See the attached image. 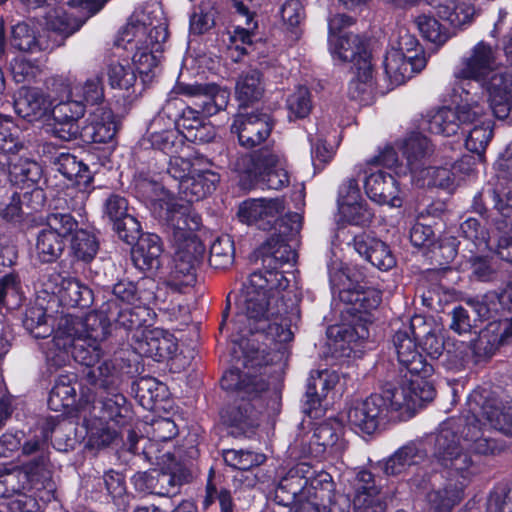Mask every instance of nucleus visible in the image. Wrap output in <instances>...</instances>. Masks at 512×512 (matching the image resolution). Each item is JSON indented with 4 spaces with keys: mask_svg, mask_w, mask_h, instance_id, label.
<instances>
[{
    "mask_svg": "<svg viewBox=\"0 0 512 512\" xmlns=\"http://www.w3.org/2000/svg\"><path fill=\"white\" fill-rule=\"evenodd\" d=\"M365 190L369 198L379 204L401 207L402 199L396 179L382 170L371 173L365 180Z\"/></svg>",
    "mask_w": 512,
    "mask_h": 512,
    "instance_id": "obj_29",
    "label": "nucleus"
},
{
    "mask_svg": "<svg viewBox=\"0 0 512 512\" xmlns=\"http://www.w3.org/2000/svg\"><path fill=\"white\" fill-rule=\"evenodd\" d=\"M85 378L89 384L103 388L105 391L113 390L117 383L115 366L109 360L101 362L97 367L87 369Z\"/></svg>",
    "mask_w": 512,
    "mask_h": 512,
    "instance_id": "obj_59",
    "label": "nucleus"
},
{
    "mask_svg": "<svg viewBox=\"0 0 512 512\" xmlns=\"http://www.w3.org/2000/svg\"><path fill=\"white\" fill-rule=\"evenodd\" d=\"M16 113L28 121H36L45 117L50 111L48 98L38 89H21L14 100Z\"/></svg>",
    "mask_w": 512,
    "mask_h": 512,
    "instance_id": "obj_32",
    "label": "nucleus"
},
{
    "mask_svg": "<svg viewBox=\"0 0 512 512\" xmlns=\"http://www.w3.org/2000/svg\"><path fill=\"white\" fill-rule=\"evenodd\" d=\"M426 451L415 442H410L399 448L383 464V471L388 476L403 473L408 467L417 465L426 458Z\"/></svg>",
    "mask_w": 512,
    "mask_h": 512,
    "instance_id": "obj_37",
    "label": "nucleus"
},
{
    "mask_svg": "<svg viewBox=\"0 0 512 512\" xmlns=\"http://www.w3.org/2000/svg\"><path fill=\"white\" fill-rule=\"evenodd\" d=\"M175 126L184 131V136L195 143L211 142L216 135L214 126L198 109L187 106L181 109Z\"/></svg>",
    "mask_w": 512,
    "mask_h": 512,
    "instance_id": "obj_27",
    "label": "nucleus"
},
{
    "mask_svg": "<svg viewBox=\"0 0 512 512\" xmlns=\"http://www.w3.org/2000/svg\"><path fill=\"white\" fill-rule=\"evenodd\" d=\"M11 45L23 52H35L40 50L36 31L26 22L17 23L12 27Z\"/></svg>",
    "mask_w": 512,
    "mask_h": 512,
    "instance_id": "obj_62",
    "label": "nucleus"
},
{
    "mask_svg": "<svg viewBox=\"0 0 512 512\" xmlns=\"http://www.w3.org/2000/svg\"><path fill=\"white\" fill-rule=\"evenodd\" d=\"M15 155H11V164L6 172L14 185L30 188L36 185L42 178V167L35 161L29 159H18L13 162Z\"/></svg>",
    "mask_w": 512,
    "mask_h": 512,
    "instance_id": "obj_41",
    "label": "nucleus"
},
{
    "mask_svg": "<svg viewBox=\"0 0 512 512\" xmlns=\"http://www.w3.org/2000/svg\"><path fill=\"white\" fill-rule=\"evenodd\" d=\"M83 25V21L68 14L63 9H53L46 16V28L48 31L66 39Z\"/></svg>",
    "mask_w": 512,
    "mask_h": 512,
    "instance_id": "obj_48",
    "label": "nucleus"
},
{
    "mask_svg": "<svg viewBox=\"0 0 512 512\" xmlns=\"http://www.w3.org/2000/svg\"><path fill=\"white\" fill-rule=\"evenodd\" d=\"M442 20L457 28L471 22L475 9L470 0H426Z\"/></svg>",
    "mask_w": 512,
    "mask_h": 512,
    "instance_id": "obj_33",
    "label": "nucleus"
},
{
    "mask_svg": "<svg viewBox=\"0 0 512 512\" xmlns=\"http://www.w3.org/2000/svg\"><path fill=\"white\" fill-rule=\"evenodd\" d=\"M61 303L67 307H88L93 302L92 290L76 278H62L59 285L51 288Z\"/></svg>",
    "mask_w": 512,
    "mask_h": 512,
    "instance_id": "obj_35",
    "label": "nucleus"
},
{
    "mask_svg": "<svg viewBox=\"0 0 512 512\" xmlns=\"http://www.w3.org/2000/svg\"><path fill=\"white\" fill-rule=\"evenodd\" d=\"M331 42L334 43V54L344 62L354 61L366 51L362 39L355 34H343L336 40L331 38Z\"/></svg>",
    "mask_w": 512,
    "mask_h": 512,
    "instance_id": "obj_60",
    "label": "nucleus"
},
{
    "mask_svg": "<svg viewBox=\"0 0 512 512\" xmlns=\"http://www.w3.org/2000/svg\"><path fill=\"white\" fill-rule=\"evenodd\" d=\"M283 198L251 199L242 203L238 216L249 225H255L263 231H271L277 218L285 211Z\"/></svg>",
    "mask_w": 512,
    "mask_h": 512,
    "instance_id": "obj_17",
    "label": "nucleus"
},
{
    "mask_svg": "<svg viewBox=\"0 0 512 512\" xmlns=\"http://www.w3.org/2000/svg\"><path fill=\"white\" fill-rule=\"evenodd\" d=\"M134 337L136 338L134 350L156 361L171 358L178 349L173 335L161 329L141 330V335L135 334Z\"/></svg>",
    "mask_w": 512,
    "mask_h": 512,
    "instance_id": "obj_21",
    "label": "nucleus"
},
{
    "mask_svg": "<svg viewBox=\"0 0 512 512\" xmlns=\"http://www.w3.org/2000/svg\"><path fill=\"white\" fill-rule=\"evenodd\" d=\"M99 249L97 238L85 229L77 230L71 239V250L74 256L83 262L94 259Z\"/></svg>",
    "mask_w": 512,
    "mask_h": 512,
    "instance_id": "obj_57",
    "label": "nucleus"
},
{
    "mask_svg": "<svg viewBox=\"0 0 512 512\" xmlns=\"http://www.w3.org/2000/svg\"><path fill=\"white\" fill-rule=\"evenodd\" d=\"M235 171L246 174L268 189L280 190L290 183L278 152L265 147L251 154H241L232 163Z\"/></svg>",
    "mask_w": 512,
    "mask_h": 512,
    "instance_id": "obj_9",
    "label": "nucleus"
},
{
    "mask_svg": "<svg viewBox=\"0 0 512 512\" xmlns=\"http://www.w3.org/2000/svg\"><path fill=\"white\" fill-rule=\"evenodd\" d=\"M309 464L301 462L292 467L278 482L274 490L276 504L291 508L298 500L307 497V480Z\"/></svg>",
    "mask_w": 512,
    "mask_h": 512,
    "instance_id": "obj_22",
    "label": "nucleus"
},
{
    "mask_svg": "<svg viewBox=\"0 0 512 512\" xmlns=\"http://www.w3.org/2000/svg\"><path fill=\"white\" fill-rule=\"evenodd\" d=\"M432 152V145L427 137L417 134L407 139L404 154L413 178L429 165Z\"/></svg>",
    "mask_w": 512,
    "mask_h": 512,
    "instance_id": "obj_39",
    "label": "nucleus"
},
{
    "mask_svg": "<svg viewBox=\"0 0 512 512\" xmlns=\"http://www.w3.org/2000/svg\"><path fill=\"white\" fill-rule=\"evenodd\" d=\"M461 89L465 96H461L462 103H460L454 110L458 116L457 121L459 128L464 130L467 126H475L476 124L483 122L482 118L485 115V106L484 102L480 103L478 99H475V96H471L469 90H467L464 84L461 85Z\"/></svg>",
    "mask_w": 512,
    "mask_h": 512,
    "instance_id": "obj_45",
    "label": "nucleus"
},
{
    "mask_svg": "<svg viewBox=\"0 0 512 512\" xmlns=\"http://www.w3.org/2000/svg\"><path fill=\"white\" fill-rule=\"evenodd\" d=\"M273 129L270 114L255 111L239 113L231 126V132L237 134L239 144L246 148H253L264 142Z\"/></svg>",
    "mask_w": 512,
    "mask_h": 512,
    "instance_id": "obj_15",
    "label": "nucleus"
},
{
    "mask_svg": "<svg viewBox=\"0 0 512 512\" xmlns=\"http://www.w3.org/2000/svg\"><path fill=\"white\" fill-rule=\"evenodd\" d=\"M434 456L449 478L443 488L431 490L426 498L435 512H449L463 498L473 461L461 446L460 438L448 427H442L436 435Z\"/></svg>",
    "mask_w": 512,
    "mask_h": 512,
    "instance_id": "obj_4",
    "label": "nucleus"
},
{
    "mask_svg": "<svg viewBox=\"0 0 512 512\" xmlns=\"http://www.w3.org/2000/svg\"><path fill=\"white\" fill-rule=\"evenodd\" d=\"M102 481L107 494L112 498L117 508L126 511L131 496L127 493L124 476L119 472L110 470L103 475Z\"/></svg>",
    "mask_w": 512,
    "mask_h": 512,
    "instance_id": "obj_55",
    "label": "nucleus"
},
{
    "mask_svg": "<svg viewBox=\"0 0 512 512\" xmlns=\"http://www.w3.org/2000/svg\"><path fill=\"white\" fill-rule=\"evenodd\" d=\"M51 164L80 189H86L93 181V175L89 167L71 153L61 152L52 156Z\"/></svg>",
    "mask_w": 512,
    "mask_h": 512,
    "instance_id": "obj_31",
    "label": "nucleus"
},
{
    "mask_svg": "<svg viewBox=\"0 0 512 512\" xmlns=\"http://www.w3.org/2000/svg\"><path fill=\"white\" fill-rule=\"evenodd\" d=\"M131 256L135 266L142 271L155 272L162 265L163 247L158 235L147 233L134 243Z\"/></svg>",
    "mask_w": 512,
    "mask_h": 512,
    "instance_id": "obj_30",
    "label": "nucleus"
},
{
    "mask_svg": "<svg viewBox=\"0 0 512 512\" xmlns=\"http://www.w3.org/2000/svg\"><path fill=\"white\" fill-rule=\"evenodd\" d=\"M20 462L21 465L18 467L28 476L29 482L34 487L40 484L46 488L45 483L49 482L52 476L48 433L41 438L34 437L24 442Z\"/></svg>",
    "mask_w": 512,
    "mask_h": 512,
    "instance_id": "obj_11",
    "label": "nucleus"
},
{
    "mask_svg": "<svg viewBox=\"0 0 512 512\" xmlns=\"http://www.w3.org/2000/svg\"><path fill=\"white\" fill-rule=\"evenodd\" d=\"M234 258L235 247L232 237L227 234L217 237L210 247V266L214 269H227L233 264Z\"/></svg>",
    "mask_w": 512,
    "mask_h": 512,
    "instance_id": "obj_51",
    "label": "nucleus"
},
{
    "mask_svg": "<svg viewBox=\"0 0 512 512\" xmlns=\"http://www.w3.org/2000/svg\"><path fill=\"white\" fill-rule=\"evenodd\" d=\"M87 429V446L90 449L101 450L110 447L118 439V432L112 429L106 421L97 418L84 420Z\"/></svg>",
    "mask_w": 512,
    "mask_h": 512,
    "instance_id": "obj_47",
    "label": "nucleus"
},
{
    "mask_svg": "<svg viewBox=\"0 0 512 512\" xmlns=\"http://www.w3.org/2000/svg\"><path fill=\"white\" fill-rule=\"evenodd\" d=\"M390 47L385 56L384 69L393 84L401 85L425 68L424 50L416 36L405 26H398L393 31Z\"/></svg>",
    "mask_w": 512,
    "mask_h": 512,
    "instance_id": "obj_6",
    "label": "nucleus"
},
{
    "mask_svg": "<svg viewBox=\"0 0 512 512\" xmlns=\"http://www.w3.org/2000/svg\"><path fill=\"white\" fill-rule=\"evenodd\" d=\"M43 192L40 189H33L31 192L22 194L14 192L9 203L0 205V217L6 221H20L25 214L37 210L42 204Z\"/></svg>",
    "mask_w": 512,
    "mask_h": 512,
    "instance_id": "obj_34",
    "label": "nucleus"
},
{
    "mask_svg": "<svg viewBox=\"0 0 512 512\" xmlns=\"http://www.w3.org/2000/svg\"><path fill=\"white\" fill-rule=\"evenodd\" d=\"M290 241L270 236L259 248L270 270L253 272L236 301L237 312L233 326L241 334L263 339L270 350L282 354L284 345L293 339L292 325L300 320L299 298L286 288L289 280L277 265L288 263L295 256Z\"/></svg>",
    "mask_w": 512,
    "mask_h": 512,
    "instance_id": "obj_1",
    "label": "nucleus"
},
{
    "mask_svg": "<svg viewBox=\"0 0 512 512\" xmlns=\"http://www.w3.org/2000/svg\"><path fill=\"white\" fill-rule=\"evenodd\" d=\"M473 415L466 418L461 430V438L466 448L477 455L494 456L505 450V444L497 439L486 436Z\"/></svg>",
    "mask_w": 512,
    "mask_h": 512,
    "instance_id": "obj_28",
    "label": "nucleus"
},
{
    "mask_svg": "<svg viewBox=\"0 0 512 512\" xmlns=\"http://www.w3.org/2000/svg\"><path fill=\"white\" fill-rule=\"evenodd\" d=\"M415 328H412V318L409 324L403 325L395 331L392 342L400 365L401 372L406 370L411 376L429 378L434 373V367L427 362L426 358L417 350L414 337Z\"/></svg>",
    "mask_w": 512,
    "mask_h": 512,
    "instance_id": "obj_12",
    "label": "nucleus"
},
{
    "mask_svg": "<svg viewBox=\"0 0 512 512\" xmlns=\"http://www.w3.org/2000/svg\"><path fill=\"white\" fill-rule=\"evenodd\" d=\"M457 117L454 109L443 107L428 120V130L433 134L455 135L460 129Z\"/></svg>",
    "mask_w": 512,
    "mask_h": 512,
    "instance_id": "obj_58",
    "label": "nucleus"
},
{
    "mask_svg": "<svg viewBox=\"0 0 512 512\" xmlns=\"http://www.w3.org/2000/svg\"><path fill=\"white\" fill-rule=\"evenodd\" d=\"M512 342V320L505 319L498 324L490 323L487 331L480 337L476 344V352L479 355L492 356L502 345Z\"/></svg>",
    "mask_w": 512,
    "mask_h": 512,
    "instance_id": "obj_36",
    "label": "nucleus"
},
{
    "mask_svg": "<svg viewBox=\"0 0 512 512\" xmlns=\"http://www.w3.org/2000/svg\"><path fill=\"white\" fill-rule=\"evenodd\" d=\"M43 229L59 235L64 240L79 230L77 220L70 213L59 211L48 213Z\"/></svg>",
    "mask_w": 512,
    "mask_h": 512,
    "instance_id": "obj_61",
    "label": "nucleus"
},
{
    "mask_svg": "<svg viewBox=\"0 0 512 512\" xmlns=\"http://www.w3.org/2000/svg\"><path fill=\"white\" fill-rule=\"evenodd\" d=\"M340 432L339 426L322 423L316 427L313 436L317 445L322 446L324 450L329 449L336 456H341L347 449L348 442L341 438Z\"/></svg>",
    "mask_w": 512,
    "mask_h": 512,
    "instance_id": "obj_49",
    "label": "nucleus"
},
{
    "mask_svg": "<svg viewBox=\"0 0 512 512\" xmlns=\"http://www.w3.org/2000/svg\"><path fill=\"white\" fill-rule=\"evenodd\" d=\"M302 228V216L296 212H289L285 215H280L272 230L276 239L284 241H293L299 235Z\"/></svg>",
    "mask_w": 512,
    "mask_h": 512,
    "instance_id": "obj_64",
    "label": "nucleus"
},
{
    "mask_svg": "<svg viewBox=\"0 0 512 512\" xmlns=\"http://www.w3.org/2000/svg\"><path fill=\"white\" fill-rule=\"evenodd\" d=\"M487 389H476L469 396V410L492 429L512 437V405Z\"/></svg>",
    "mask_w": 512,
    "mask_h": 512,
    "instance_id": "obj_10",
    "label": "nucleus"
},
{
    "mask_svg": "<svg viewBox=\"0 0 512 512\" xmlns=\"http://www.w3.org/2000/svg\"><path fill=\"white\" fill-rule=\"evenodd\" d=\"M350 244L361 257L381 271L390 270L396 265L389 246L366 232L355 235Z\"/></svg>",
    "mask_w": 512,
    "mask_h": 512,
    "instance_id": "obj_25",
    "label": "nucleus"
},
{
    "mask_svg": "<svg viewBox=\"0 0 512 512\" xmlns=\"http://www.w3.org/2000/svg\"><path fill=\"white\" fill-rule=\"evenodd\" d=\"M461 85L477 83L489 96L490 108L498 119H505L511 110L512 94L509 93L508 72L499 70L498 51L485 41L478 42L461 59L455 72Z\"/></svg>",
    "mask_w": 512,
    "mask_h": 512,
    "instance_id": "obj_3",
    "label": "nucleus"
},
{
    "mask_svg": "<svg viewBox=\"0 0 512 512\" xmlns=\"http://www.w3.org/2000/svg\"><path fill=\"white\" fill-rule=\"evenodd\" d=\"M413 179L422 187L444 188L453 183L454 172L451 170L449 162H445L444 166H431L429 164Z\"/></svg>",
    "mask_w": 512,
    "mask_h": 512,
    "instance_id": "obj_54",
    "label": "nucleus"
},
{
    "mask_svg": "<svg viewBox=\"0 0 512 512\" xmlns=\"http://www.w3.org/2000/svg\"><path fill=\"white\" fill-rule=\"evenodd\" d=\"M66 329L58 328L51 341L48 342L47 360L57 367L69 359V354L79 364L88 369L99 363L102 349L97 340L77 334V329L66 325Z\"/></svg>",
    "mask_w": 512,
    "mask_h": 512,
    "instance_id": "obj_8",
    "label": "nucleus"
},
{
    "mask_svg": "<svg viewBox=\"0 0 512 512\" xmlns=\"http://www.w3.org/2000/svg\"><path fill=\"white\" fill-rule=\"evenodd\" d=\"M219 181L220 176L213 171L193 170L192 174L185 179L182 184L178 185L179 192L186 198V201L179 202L174 199L164 201L160 199L162 203H160L159 215L164 214L167 204L171 202L179 205H189L191 210L196 213L190 203L193 201H199L211 194L216 189V185Z\"/></svg>",
    "mask_w": 512,
    "mask_h": 512,
    "instance_id": "obj_20",
    "label": "nucleus"
},
{
    "mask_svg": "<svg viewBox=\"0 0 512 512\" xmlns=\"http://www.w3.org/2000/svg\"><path fill=\"white\" fill-rule=\"evenodd\" d=\"M412 328H415L414 337L431 359H438L444 351L442 337L433 332L431 325L421 316L412 317Z\"/></svg>",
    "mask_w": 512,
    "mask_h": 512,
    "instance_id": "obj_43",
    "label": "nucleus"
},
{
    "mask_svg": "<svg viewBox=\"0 0 512 512\" xmlns=\"http://www.w3.org/2000/svg\"><path fill=\"white\" fill-rule=\"evenodd\" d=\"M101 394L92 406V418L102 421H113L119 426L129 423L132 418V411L126 397L113 390Z\"/></svg>",
    "mask_w": 512,
    "mask_h": 512,
    "instance_id": "obj_26",
    "label": "nucleus"
},
{
    "mask_svg": "<svg viewBox=\"0 0 512 512\" xmlns=\"http://www.w3.org/2000/svg\"><path fill=\"white\" fill-rule=\"evenodd\" d=\"M109 84L112 88L129 89L132 87L137 76L134 67L129 62H112L107 68Z\"/></svg>",
    "mask_w": 512,
    "mask_h": 512,
    "instance_id": "obj_63",
    "label": "nucleus"
},
{
    "mask_svg": "<svg viewBox=\"0 0 512 512\" xmlns=\"http://www.w3.org/2000/svg\"><path fill=\"white\" fill-rule=\"evenodd\" d=\"M76 403V389L67 376H60L50 391L48 406L53 411H62Z\"/></svg>",
    "mask_w": 512,
    "mask_h": 512,
    "instance_id": "obj_50",
    "label": "nucleus"
},
{
    "mask_svg": "<svg viewBox=\"0 0 512 512\" xmlns=\"http://www.w3.org/2000/svg\"><path fill=\"white\" fill-rule=\"evenodd\" d=\"M188 474L176 475L172 472L153 469L146 472H137L132 477L136 491L153 494L160 497L175 496L181 484L188 481Z\"/></svg>",
    "mask_w": 512,
    "mask_h": 512,
    "instance_id": "obj_18",
    "label": "nucleus"
},
{
    "mask_svg": "<svg viewBox=\"0 0 512 512\" xmlns=\"http://www.w3.org/2000/svg\"><path fill=\"white\" fill-rule=\"evenodd\" d=\"M23 326L36 339H45L54 332L53 317L47 315L41 306H31L26 309Z\"/></svg>",
    "mask_w": 512,
    "mask_h": 512,
    "instance_id": "obj_46",
    "label": "nucleus"
},
{
    "mask_svg": "<svg viewBox=\"0 0 512 512\" xmlns=\"http://www.w3.org/2000/svg\"><path fill=\"white\" fill-rule=\"evenodd\" d=\"M167 38L168 30L164 24L151 26L140 21H130L119 32L115 45L130 52L143 48L146 44L160 50Z\"/></svg>",
    "mask_w": 512,
    "mask_h": 512,
    "instance_id": "obj_16",
    "label": "nucleus"
},
{
    "mask_svg": "<svg viewBox=\"0 0 512 512\" xmlns=\"http://www.w3.org/2000/svg\"><path fill=\"white\" fill-rule=\"evenodd\" d=\"M86 135L94 143H107L117 133V125L111 111H103L101 116H95L85 129Z\"/></svg>",
    "mask_w": 512,
    "mask_h": 512,
    "instance_id": "obj_53",
    "label": "nucleus"
},
{
    "mask_svg": "<svg viewBox=\"0 0 512 512\" xmlns=\"http://www.w3.org/2000/svg\"><path fill=\"white\" fill-rule=\"evenodd\" d=\"M34 487L19 467L0 471V498L5 499L10 512H38L36 499L27 494Z\"/></svg>",
    "mask_w": 512,
    "mask_h": 512,
    "instance_id": "obj_13",
    "label": "nucleus"
},
{
    "mask_svg": "<svg viewBox=\"0 0 512 512\" xmlns=\"http://www.w3.org/2000/svg\"><path fill=\"white\" fill-rule=\"evenodd\" d=\"M327 376V372H316L308 379L303 411L311 418H317L321 414L322 398L330 389Z\"/></svg>",
    "mask_w": 512,
    "mask_h": 512,
    "instance_id": "obj_40",
    "label": "nucleus"
},
{
    "mask_svg": "<svg viewBox=\"0 0 512 512\" xmlns=\"http://www.w3.org/2000/svg\"><path fill=\"white\" fill-rule=\"evenodd\" d=\"M435 394V388L428 378L417 377L399 387L387 382L378 396L384 400L387 419L405 421L412 418L425 403L432 401Z\"/></svg>",
    "mask_w": 512,
    "mask_h": 512,
    "instance_id": "obj_7",
    "label": "nucleus"
},
{
    "mask_svg": "<svg viewBox=\"0 0 512 512\" xmlns=\"http://www.w3.org/2000/svg\"><path fill=\"white\" fill-rule=\"evenodd\" d=\"M286 108L289 121H296L308 117L313 108L310 90L305 86H299L287 97Z\"/></svg>",
    "mask_w": 512,
    "mask_h": 512,
    "instance_id": "obj_56",
    "label": "nucleus"
},
{
    "mask_svg": "<svg viewBox=\"0 0 512 512\" xmlns=\"http://www.w3.org/2000/svg\"><path fill=\"white\" fill-rule=\"evenodd\" d=\"M264 94L263 75L257 69L242 72L235 85V95L241 107L258 102Z\"/></svg>",
    "mask_w": 512,
    "mask_h": 512,
    "instance_id": "obj_38",
    "label": "nucleus"
},
{
    "mask_svg": "<svg viewBox=\"0 0 512 512\" xmlns=\"http://www.w3.org/2000/svg\"><path fill=\"white\" fill-rule=\"evenodd\" d=\"M111 308L114 311V318H112V321L126 330H135L136 333H138L139 330L147 324L150 316L149 309L140 305L118 306L114 301V305H111Z\"/></svg>",
    "mask_w": 512,
    "mask_h": 512,
    "instance_id": "obj_42",
    "label": "nucleus"
},
{
    "mask_svg": "<svg viewBox=\"0 0 512 512\" xmlns=\"http://www.w3.org/2000/svg\"><path fill=\"white\" fill-rule=\"evenodd\" d=\"M160 219L167 225L169 241L174 250L167 286L178 293H187L196 283V268L203 258L205 247L195 232L201 217L189 205L167 204Z\"/></svg>",
    "mask_w": 512,
    "mask_h": 512,
    "instance_id": "obj_2",
    "label": "nucleus"
},
{
    "mask_svg": "<svg viewBox=\"0 0 512 512\" xmlns=\"http://www.w3.org/2000/svg\"><path fill=\"white\" fill-rule=\"evenodd\" d=\"M66 247V240L53 234L51 231L41 229L36 238V256L41 263H54L61 257Z\"/></svg>",
    "mask_w": 512,
    "mask_h": 512,
    "instance_id": "obj_44",
    "label": "nucleus"
},
{
    "mask_svg": "<svg viewBox=\"0 0 512 512\" xmlns=\"http://www.w3.org/2000/svg\"><path fill=\"white\" fill-rule=\"evenodd\" d=\"M220 384L224 390L235 392L240 397L221 412L223 423L231 429L233 436L246 435L258 425V411L252 401L268 389V382L261 375L230 369L222 376Z\"/></svg>",
    "mask_w": 512,
    "mask_h": 512,
    "instance_id": "obj_5",
    "label": "nucleus"
},
{
    "mask_svg": "<svg viewBox=\"0 0 512 512\" xmlns=\"http://www.w3.org/2000/svg\"><path fill=\"white\" fill-rule=\"evenodd\" d=\"M176 93L195 98L194 104L207 118L225 110L230 99L229 90L214 83H179Z\"/></svg>",
    "mask_w": 512,
    "mask_h": 512,
    "instance_id": "obj_14",
    "label": "nucleus"
},
{
    "mask_svg": "<svg viewBox=\"0 0 512 512\" xmlns=\"http://www.w3.org/2000/svg\"><path fill=\"white\" fill-rule=\"evenodd\" d=\"M340 300L348 306L347 313L364 323L371 322L370 313L381 303V293L375 288L357 284L342 289L339 292Z\"/></svg>",
    "mask_w": 512,
    "mask_h": 512,
    "instance_id": "obj_24",
    "label": "nucleus"
},
{
    "mask_svg": "<svg viewBox=\"0 0 512 512\" xmlns=\"http://www.w3.org/2000/svg\"><path fill=\"white\" fill-rule=\"evenodd\" d=\"M383 407L384 400L372 394L348 409L347 420L353 428L370 435L378 429L381 419H387Z\"/></svg>",
    "mask_w": 512,
    "mask_h": 512,
    "instance_id": "obj_23",
    "label": "nucleus"
},
{
    "mask_svg": "<svg viewBox=\"0 0 512 512\" xmlns=\"http://www.w3.org/2000/svg\"><path fill=\"white\" fill-rule=\"evenodd\" d=\"M114 305V300L110 299L97 311L88 313L84 319H63L61 320L58 328L66 329V325L73 326L77 329V334H82L84 337L102 341L109 333V327L114 318V311L111 308Z\"/></svg>",
    "mask_w": 512,
    "mask_h": 512,
    "instance_id": "obj_19",
    "label": "nucleus"
},
{
    "mask_svg": "<svg viewBox=\"0 0 512 512\" xmlns=\"http://www.w3.org/2000/svg\"><path fill=\"white\" fill-rule=\"evenodd\" d=\"M414 23L422 36L438 47L444 45L452 36L448 28L430 15L421 14L415 17Z\"/></svg>",
    "mask_w": 512,
    "mask_h": 512,
    "instance_id": "obj_52",
    "label": "nucleus"
}]
</instances>
